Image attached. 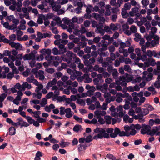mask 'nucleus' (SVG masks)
<instances>
[{"instance_id": "1", "label": "nucleus", "mask_w": 160, "mask_h": 160, "mask_svg": "<svg viewBox=\"0 0 160 160\" xmlns=\"http://www.w3.org/2000/svg\"><path fill=\"white\" fill-rule=\"evenodd\" d=\"M94 132L98 134V138L102 139L103 138H108L110 135L106 132V129L104 128H97L94 130Z\"/></svg>"}, {"instance_id": "2", "label": "nucleus", "mask_w": 160, "mask_h": 160, "mask_svg": "<svg viewBox=\"0 0 160 160\" xmlns=\"http://www.w3.org/2000/svg\"><path fill=\"white\" fill-rule=\"evenodd\" d=\"M86 12L88 13H90L91 12L94 11L98 12L101 14H103L104 13V10L102 9V10L99 9V7L97 5H95L93 7L91 5H89L86 8Z\"/></svg>"}, {"instance_id": "3", "label": "nucleus", "mask_w": 160, "mask_h": 160, "mask_svg": "<svg viewBox=\"0 0 160 160\" xmlns=\"http://www.w3.org/2000/svg\"><path fill=\"white\" fill-rule=\"evenodd\" d=\"M66 56L67 58H62L63 61H66L67 63L69 64L74 60L75 58H76V55L72 52L68 51L66 53Z\"/></svg>"}, {"instance_id": "4", "label": "nucleus", "mask_w": 160, "mask_h": 160, "mask_svg": "<svg viewBox=\"0 0 160 160\" xmlns=\"http://www.w3.org/2000/svg\"><path fill=\"white\" fill-rule=\"evenodd\" d=\"M37 53V52L35 50L32 51L30 53L25 54L22 58L24 60H30L35 59V55Z\"/></svg>"}, {"instance_id": "5", "label": "nucleus", "mask_w": 160, "mask_h": 160, "mask_svg": "<svg viewBox=\"0 0 160 160\" xmlns=\"http://www.w3.org/2000/svg\"><path fill=\"white\" fill-rule=\"evenodd\" d=\"M125 113V111L123 110L122 107V106H119L117 108V112H112L111 114L114 116L122 117Z\"/></svg>"}, {"instance_id": "6", "label": "nucleus", "mask_w": 160, "mask_h": 160, "mask_svg": "<svg viewBox=\"0 0 160 160\" xmlns=\"http://www.w3.org/2000/svg\"><path fill=\"white\" fill-rule=\"evenodd\" d=\"M151 127L148 125L143 124L142 125V128L141 130V133L142 134H147L149 135V134L151 132Z\"/></svg>"}, {"instance_id": "7", "label": "nucleus", "mask_w": 160, "mask_h": 160, "mask_svg": "<svg viewBox=\"0 0 160 160\" xmlns=\"http://www.w3.org/2000/svg\"><path fill=\"white\" fill-rule=\"evenodd\" d=\"M62 20L65 24L68 26L69 28L67 29V30L68 32L71 33L72 31V29L74 28V24H72L70 21L68 20L67 19H63Z\"/></svg>"}, {"instance_id": "8", "label": "nucleus", "mask_w": 160, "mask_h": 160, "mask_svg": "<svg viewBox=\"0 0 160 160\" xmlns=\"http://www.w3.org/2000/svg\"><path fill=\"white\" fill-rule=\"evenodd\" d=\"M154 135L156 136H160V125L153 127L149 134V135L151 136H153Z\"/></svg>"}, {"instance_id": "9", "label": "nucleus", "mask_w": 160, "mask_h": 160, "mask_svg": "<svg viewBox=\"0 0 160 160\" xmlns=\"http://www.w3.org/2000/svg\"><path fill=\"white\" fill-rule=\"evenodd\" d=\"M126 79L124 76H120L119 78L116 81L117 84L120 85L122 86H125L127 83L125 81Z\"/></svg>"}, {"instance_id": "10", "label": "nucleus", "mask_w": 160, "mask_h": 160, "mask_svg": "<svg viewBox=\"0 0 160 160\" xmlns=\"http://www.w3.org/2000/svg\"><path fill=\"white\" fill-rule=\"evenodd\" d=\"M94 114L96 118L98 119L105 116L106 114V112L102 110H98L94 112Z\"/></svg>"}, {"instance_id": "11", "label": "nucleus", "mask_w": 160, "mask_h": 160, "mask_svg": "<svg viewBox=\"0 0 160 160\" xmlns=\"http://www.w3.org/2000/svg\"><path fill=\"white\" fill-rule=\"evenodd\" d=\"M66 84L65 87L68 86V88L69 89L70 87L71 88L77 87L78 86V83L77 81L72 82L71 80H69L66 82Z\"/></svg>"}, {"instance_id": "12", "label": "nucleus", "mask_w": 160, "mask_h": 160, "mask_svg": "<svg viewBox=\"0 0 160 160\" xmlns=\"http://www.w3.org/2000/svg\"><path fill=\"white\" fill-rule=\"evenodd\" d=\"M8 43L12 47L15 48L16 49H21L22 48V46L18 43H15L9 41V42Z\"/></svg>"}, {"instance_id": "13", "label": "nucleus", "mask_w": 160, "mask_h": 160, "mask_svg": "<svg viewBox=\"0 0 160 160\" xmlns=\"http://www.w3.org/2000/svg\"><path fill=\"white\" fill-rule=\"evenodd\" d=\"M88 39L86 38L85 36L81 38V41H79L78 45L81 48H84L87 45V43L85 42L88 41Z\"/></svg>"}, {"instance_id": "14", "label": "nucleus", "mask_w": 160, "mask_h": 160, "mask_svg": "<svg viewBox=\"0 0 160 160\" xmlns=\"http://www.w3.org/2000/svg\"><path fill=\"white\" fill-rule=\"evenodd\" d=\"M95 59L94 58H92L89 59V60H85L84 63L85 65L88 67H90L91 65L93 64L95 62Z\"/></svg>"}, {"instance_id": "15", "label": "nucleus", "mask_w": 160, "mask_h": 160, "mask_svg": "<svg viewBox=\"0 0 160 160\" xmlns=\"http://www.w3.org/2000/svg\"><path fill=\"white\" fill-rule=\"evenodd\" d=\"M36 77L37 78H39V80H43L45 78L44 75V72L42 70H39L35 74Z\"/></svg>"}, {"instance_id": "16", "label": "nucleus", "mask_w": 160, "mask_h": 160, "mask_svg": "<svg viewBox=\"0 0 160 160\" xmlns=\"http://www.w3.org/2000/svg\"><path fill=\"white\" fill-rule=\"evenodd\" d=\"M108 43L102 44L101 43H98V46L99 47H102V48L98 50V52H100L101 51H104L107 50L108 49Z\"/></svg>"}, {"instance_id": "17", "label": "nucleus", "mask_w": 160, "mask_h": 160, "mask_svg": "<svg viewBox=\"0 0 160 160\" xmlns=\"http://www.w3.org/2000/svg\"><path fill=\"white\" fill-rule=\"evenodd\" d=\"M45 59L49 61H54L55 60H58L60 61V57L58 56H50V55H47L45 57Z\"/></svg>"}, {"instance_id": "18", "label": "nucleus", "mask_w": 160, "mask_h": 160, "mask_svg": "<svg viewBox=\"0 0 160 160\" xmlns=\"http://www.w3.org/2000/svg\"><path fill=\"white\" fill-rule=\"evenodd\" d=\"M151 31L149 32L150 35L146 38L148 41L151 39L153 37L154 34L156 32L157 30V28L155 27H152L151 28Z\"/></svg>"}, {"instance_id": "19", "label": "nucleus", "mask_w": 160, "mask_h": 160, "mask_svg": "<svg viewBox=\"0 0 160 160\" xmlns=\"http://www.w3.org/2000/svg\"><path fill=\"white\" fill-rule=\"evenodd\" d=\"M145 66L148 67L150 65L154 66L156 64L155 60L152 58H149L148 59L147 61L144 62Z\"/></svg>"}, {"instance_id": "20", "label": "nucleus", "mask_w": 160, "mask_h": 160, "mask_svg": "<svg viewBox=\"0 0 160 160\" xmlns=\"http://www.w3.org/2000/svg\"><path fill=\"white\" fill-rule=\"evenodd\" d=\"M122 29L124 31V33L128 36L131 35V32L128 29L129 28V26L127 24H123L122 26Z\"/></svg>"}, {"instance_id": "21", "label": "nucleus", "mask_w": 160, "mask_h": 160, "mask_svg": "<svg viewBox=\"0 0 160 160\" xmlns=\"http://www.w3.org/2000/svg\"><path fill=\"white\" fill-rule=\"evenodd\" d=\"M149 57L151 58L153 56L155 57H157V54L156 52L154 50H148L145 53Z\"/></svg>"}, {"instance_id": "22", "label": "nucleus", "mask_w": 160, "mask_h": 160, "mask_svg": "<svg viewBox=\"0 0 160 160\" xmlns=\"http://www.w3.org/2000/svg\"><path fill=\"white\" fill-rule=\"evenodd\" d=\"M83 82L86 83H89L92 81V79L89 77V75L87 73H85L83 75Z\"/></svg>"}, {"instance_id": "23", "label": "nucleus", "mask_w": 160, "mask_h": 160, "mask_svg": "<svg viewBox=\"0 0 160 160\" xmlns=\"http://www.w3.org/2000/svg\"><path fill=\"white\" fill-rule=\"evenodd\" d=\"M65 113V117L68 118H69L72 117L73 116V113L71 111V109L70 108H68L66 109Z\"/></svg>"}, {"instance_id": "24", "label": "nucleus", "mask_w": 160, "mask_h": 160, "mask_svg": "<svg viewBox=\"0 0 160 160\" xmlns=\"http://www.w3.org/2000/svg\"><path fill=\"white\" fill-rule=\"evenodd\" d=\"M57 82V79L55 78H54L52 80L50 81L48 83L46 86V89L48 90L50 87H52L53 85L56 84Z\"/></svg>"}, {"instance_id": "25", "label": "nucleus", "mask_w": 160, "mask_h": 160, "mask_svg": "<svg viewBox=\"0 0 160 160\" xmlns=\"http://www.w3.org/2000/svg\"><path fill=\"white\" fill-rule=\"evenodd\" d=\"M103 25L102 24L100 26L97 27L96 32L97 33H100L101 35H103L105 33L104 29L102 28Z\"/></svg>"}, {"instance_id": "26", "label": "nucleus", "mask_w": 160, "mask_h": 160, "mask_svg": "<svg viewBox=\"0 0 160 160\" xmlns=\"http://www.w3.org/2000/svg\"><path fill=\"white\" fill-rule=\"evenodd\" d=\"M139 9L138 7H134L132 8L131 11L129 12V14L130 16L133 17L135 14L139 12Z\"/></svg>"}, {"instance_id": "27", "label": "nucleus", "mask_w": 160, "mask_h": 160, "mask_svg": "<svg viewBox=\"0 0 160 160\" xmlns=\"http://www.w3.org/2000/svg\"><path fill=\"white\" fill-rule=\"evenodd\" d=\"M124 101L125 104L124 105L123 108L126 110L130 108V102L131 100L129 98H126L125 99Z\"/></svg>"}, {"instance_id": "28", "label": "nucleus", "mask_w": 160, "mask_h": 160, "mask_svg": "<svg viewBox=\"0 0 160 160\" xmlns=\"http://www.w3.org/2000/svg\"><path fill=\"white\" fill-rule=\"evenodd\" d=\"M120 132V130L118 128L116 127L114 129V133H112L110 134V137L112 138H114L116 137L117 135L119 134Z\"/></svg>"}, {"instance_id": "29", "label": "nucleus", "mask_w": 160, "mask_h": 160, "mask_svg": "<svg viewBox=\"0 0 160 160\" xmlns=\"http://www.w3.org/2000/svg\"><path fill=\"white\" fill-rule=\"evenodd\" d=\"M73 74H74L73 78H72L73 77L72 75H71L70 76V78L71 79L74 80L76 78L77 76H80L82 74V73L78 71L75 70H74L73 71Z\"/></svg>"}, {"instance_id": "30", "label": "nucleus", "mask_w": 160, "mask_h": 160, "mask_svg": "<svg viewBox=\"0 0 160 160\" xmlns=\"http://www.w3.org/2000/svg\"><path fill=\"white\" fill-rule=\"evenodd\" d=\"M31 88V84H29L27 82H23L22 85V90L24 91L25 90L26 88L28 89H30Z\"/></svg>"}, {"instance_id": "31", "label": "nucleus", "mask_w": 160, "mask_h": 160, "mask_svg": "<svg viewBox=\"0 0 160 160\" xmlns=\"http://www.w3.org/2000/svg\"><path fill=\"white\" fill-rule=\"evenodd\" d=\"M111 7L109 5H107L105 7V11L104 10V14L105 16H109L111 14L110 9Z\"/></svg>"}, {"instance_id": "32", "label": "nucleus", "mask_w": 160, "mask_h": 160, "mask_svg": "<svg viewBox=\"0 0 160 160\" xmlns=\"http://www.w3.org/2000/svg\"><path fill=\"white\" fill-rule=\"evenodd\" d=\"M41 52L44 55H50L52 53L51 50L50 49H43L41 50Z\"/></svg>"}, {"instance_id": "33", "label": "nucleus", "mask_w": 160, "mask_h": 160, "mask_svg": "<svg viewBox=\"0 0 160 160\" xmlns=\"http://www.w3.org/2000/svg\"><path fill=\"white\" fill-rule=\"evenodd\" d=\"M32 95L34 98L40 99L42 97V94L41 92H36L33 93Z\"/></svg>"}, {"instance_id": "34", "label": "nucleus", "mask_w": 160, "mask_h": 160, "mask_svg": "<svg viewBox=\"0 0 160 160\" xmlns=\"http://www.w3.org/2000/svg\"><path fill=\"white\" fill-rule=\"evenodd\" d=\"M90 146V144L88 146L86 144L84 145L82 144H81L78 146V150L79 152H81L83 150H85L86 147Z\"/></svg>"}, {"instance_id": "35", "label": "nucleus", "mask_w": 160, "mask_h": 160, "mask_svg": "<svg viewBox=\"0 0 160 160\" xmlns=\"http://www.w3.org/2000/svg\"><path fill=\"white\" fill-rule=\"evenodd\" d=\"M83 130L82 126L79 125H76L73 128V130L75 132H78L79 131H81Z\"/></svg>"}, {"instance_id": "36", "label": "nucleus", "mask_w": 160, "mask_h": 160, "mask_svg": "<svg viewBox=\"0 0 160 160\" xmlns=\"http://www.w3.org/2000/svg\"><path fill=\"white\" fill-rule=\"evenodd\" d=\"M129 32H131V35L132 33H135L137 32V28L134 25H132L130 28Z\"/></svg>"}, {"instance_id": "37", "label": "nucleus", "mask_w": 160, "mask_h": 160, "mask_svg": "<svg viewBox=\"0 0 160 160\" xmlns=\"http://www.w3.org/2000/svg\"><path fill=\"white\" fill-rule=\"evenodd\" d=\"M95 88L94 86H92V88L90 89L88 91V96H90L93 95L94 92L95 91Z\"/></svg>"}, {"instance_id": "38", "label": "nucleus", "mask_w": 160, "mask_h": 160, "mask_svg": "<svg viewBox=\"0 0 160 160\" xmlns=\"http://www.w3.org/2000/svg\"><path fill=\"white\" fill-rule=\"evenodd\" d=\"M17 120L18 122H15L14 126L18 127L19 125H20L21 127L23 121L22 118H18Z\"/></svg>"}, {"instance_id": "39", "label": "nucleus", "mask_w": 160, "mask_h": 160, "mask_svg": "<svg viewBox=\"0 0 160 160\" xmlns=\"http://www.w3.org/2000/svg\"><path fill=\"white\" fill-rule=\"evenodd\" d=\"M0 42H3L4 43H8L9 42V40L5 38L3 35L0 36Z\"/></svg>"}, {"instance_id": "40", "label": "nucleus", "mask_w": 160, "mask_h": 160, "mask_svg": "<svg viewBox=\"0 0 160 160\" xmlns=\"http://www.w3.org/2000/svg\"><path fill=\"white\" fill-rule=\"evenodd\" d=\"M16 129L13 127H11L9 129V134L10 135H13L15 134L16 133Z\"/></svg>"}, {"instance_id": "41", "label": "nucleus", "mask_w": 160, "mask_h": 160, "mask_svg": "<svg viewBox=\"0 0 160 160\" xmlns=\"http://www.w3.org/2000/svg\"><path fill=\"white\" fill-rule=\"evenodd\" d=\"M68 78L69 77L66 76H63L61 77V79L63 81V82H62V84L64 87L65 85H66V82L68 81Z\"/></svg>"}, {"instance_id": "42", "label": "nucleus", "mask_w": 160, "mask_h": 160, "mask_svg": "<svg viewBox=\"0 0 160 160\" xmlns=\"http://www.w3.org/2000/svg\"><path fill=\"white\" fill-rule=\"evenodd\" d=\"M64 19H67L68 20L70 21L73 24H74V23L77 22L78 23V18L76 16H74L72 19H69L67 18H65Z\"/></svg>"}, {"instance_id": "43", "label": "nucleus", "mask_w": 160, "mask_h": 160, "mask_svg": "<svg viewBox=\"0 0 160 160\" xmlns=\"http://www.w3.org/2000/svg\"><path fill=\"white\" fill-rule=\"evenodd\" d=\"M58 48L62 52V53H64L66 52V50L65 47V46L63 44H60L59 45Z\"/></svg>"}, {"instance_id": "44", "label": "nucleus", "mask_w": 160, "mask_h": 160, "mask_svg": "<svg viewBox=\"0 0 160 160\" xmlns=\"http://www.w3.org/2000/svg\"><path fill=\"white\" fill-rule=\"evenodd\" d=\"M53 20L55 21L58 24H61L62 23V21L61 19L58 16H56L54 18Z\"/></svg>"}, {"instance_id": "45", "label": "nucleus", "mask_w": 160, "mask_h": 160, "mask_svg": "<svg viewBox=\"0 0 160 160\" xmlns=\"http://www.w3.org/2000/svg\"><path fill=\"white\" fill-rule=\"evenodd\" d=\"M42 156V153L40 151H38L36 154V157L35 158V160H40V157Z\"/></svg>"}, {"instance_id": "46", "label": "nucleus", "mask_w": 160, "mask_h": 160, "mask_svg": "<svg viewBox=\"0 0 160 160\" xmlns=\"http://www.w3.org/2000/svg\"><path fill=\"white\" fill-rule=\"evenodd\" d=\"M59 144L62 148H64L68 146L70 144V143L68 142H64L63 141H62L60 142Z\"/></svg>"}, {"instance_id": "47", "label": "nucleus", "mask_w": 160, "mask_h": 160, "mask_svg": "<svg viewBox=\"0 0 160 160\" xmlns=\"http://www.w3.org/2000/svg\"><path fill=\"white\" fill-rule=\"evenodd\" d=\"M47 103V99L46 98H44L42 99L40 104L41 107H44Z\"/></svg>"}, {"instance_id": "48", "label": "nucleus", "mask_w": 160, "mask_h": 160, "mask_svg": "<svg viewBox=\"0 0 160 160\" xmlns=\"http://www.w3.org/2000/svg\"><path fill=\"white\" fill-rule=\"evenodd\" d=\"M127 10L125 9H122L121 14L124 18H127L128 16V14L127 13Z\"/></svg>"}, {"instance_id": "49", "label": "nucleus", "mask_w": 160, "mask_h": 160, "mask_svg": "<svg viewBox=\"0 0 160 160\" xmlns=\"http://www.w3.org/2000/svg\"><path fill=\"white\" fill-rule=\"evenodd\" d=\"M147 55L146 54H143L142 55H141V56H140L139 57V60H141L143 61H145L148 60V58L147 57Z\"/></svg>"}, {"instance_id": "50", "label": "nucleus", "mask_w": 160, "mask_h": 160, "mask_svg": "<svg viewBox=\"0 0 160 160\" xmlns=\"http://www.w3.org/2000/svg\"><path fill=\"white\" fill-rule=\"evenodd\" d=\"M112 73L113 78L115 79H118V72L117 70L116 69H114L113 72Z\"/></svg>"}, {"instance_id": "51", "label": "nucleus", "mask_w": 160, "mask_h": 160, "mask_svg": "<svg viewBox=\"0 0 160 160\" xmlns=\"http://www.w3.org/2000/svg\"><path fill=\"white\" fill-rule=\"evenodd\" d=\"M101 14L100 15L98 13H93L92 14V16L93 18H94L97 20H99V19H100V17H101ZM102 15H103V14Z\"/></svg>"}, {"instance_id": "52", "label": "nucleus", "mask_w": 160, "mask_h": 160, "mask_svg": "<svg viewBox=\"0 0 160 160\" xmlns=\"http://www.w3.org/2000/svg\"><path fill=\"white\" fill-rule=\"evenodd\" d=\"M61 8V5L59 4H55L52 7V9L56 12L59 10Z\"/></svg>"}, {"instance_id": "53", "label": "nucleus", "mask_w": 160, "mask_h": 160, "mask_svg": "<svg viewBox=\"0 0 160 160\" xmlns=\"http://www.w3.org/2000/svg\"><path fill=\"white\" fill-rule=\"evenodd\" d=\"M52 52L54 55H58L60 54L61 53L58 51V49L57 48H54L52 49Z\"/></svg>"}, {"instance_id": "54", "label": "nucleus", "mask_w": 160, "mask_h": 160, "mask_svg": "<svg viewBox=\"0 0 160 160\" xmlns=\"http://www.w3.org/2000/svg\"><path fill=\"white\" fill-rule=\"evenodd\" d=\"M110 26L111 30L112 31H116L118 29L117 26L113 23H112L110 24Z\"/></svg>"}, {"instance_id": "55", "label": "nucleus", "mask_w": 160, "mask_h": 160, "mask_svg": "<svg viewBox=\"0 0 160 160\" xmlns=\"http://www.w3.org/2000/svg\"><path fill=\"white\" fill-rule=\"evenodd\" d=\"M37 86L38 87L35 88V92H40V91L43 88V86L42 84H40Z\"/></svg>"}, {"instance_id": "56", "label": "nucleus", "mask_w": 160, "mask_h": 160, "mask_svg": "<svg viewBox=\"0 0 160 160\" xmlns=\"http://www.w3.org/2000/svg\"><path fill=\"white\" fill-rule=\"evenodd\" d=\"M131 127L132 128H136V129L137 130H139L142 128L141 126L138 124H136V125L132 124L131 125Z\"/></svg>"}, {"instance_id": "57", "label": "nucleus", "mask_w": 160, "mask_h": 160, "mask_svg": "<svg viewBox=\"0 0 160 160\" xmlns=\"http://www.w3.org/2000/svg\"><path fill=\"white\" fill-rule=\"evenodd\" d=\"M150 123L155 122L156 124H160V119L159 118H156L154 120L152 119H151L149 121Z\"/></svg>"}, {"instance_id": "58", "label": "nucleus", "mask_w": 160, "mask_h": 160, "mask_svg": "<svg viewBox=\"0 0 160 160\" xmlns=\"http://www.w3.org/2000/svg\"><path fill=\"white\" fill-rule=\"evenodd\" d=\"M131 8V5L129 3H127L124 4V8L122 9L126 10H129Z\"/></svg>"}, {"instance_id": "59", "label": "nucleus", "mask_w": 160, "mask_h": 160, "mask_svg": "<svg viewBox=\"0 0 160 160\" xmlns=\"http://www.w3.org/2000/svg\"><path fill=\"white\" fill-rule=\"evenodd\" d=\"M60 114L61 115H63L65 114L66 112V109H65V108L63 107H61L60 108Z\"/></svg>"}, {"instance_id": "60", "label": "nucleus", "mask_w": 160, "mask_h": 160, "mask_svg": "<svg viewBox=\"0 0 160 160\" xmlns=\"http://www.w3.org/2000/svg\"><path fill=\"white\" fill-rule=\"evenodd\" d=\"M104 30H105V32H106L107 33H112V32L111 31V29L110 28V25H109V26H105Z\"/></svg>"}, {"instance_id": "61", "label": "nucleus", "mask_w": 160, "mask_h": 160, "mask_svg": "<svg viewBox=\"0 0 160 160\" xmlns=\"http://www.w3.org/2000/svg\"><path fill=\"white\" fill-rule=\"evenodd\" d=\"M28 25L30 27H32L35 26L37 27L38 26V25L34 22L32 20L30 21L28 23Z\"/></svg>"}, {"instance_id": "62", "label": "nucleus", "mask_w": 160, "mask_h": 160, "mask_svg": "<svg viewBox=\"0 0 160 160\" xmlns=\"http://www.w3.org/2000/svg\"><path fill=\"white\" fill-rule=\"evenodd\" d=\"M60 61H59L58 60H55L52 61L53 64L54 66L55 67H57L59 63L61 62L62 59L60 57Z\"/></svg>"}, {"instance_id": "63", "label": "nucleus", "mask_w": 160, "mask_h": 160, "mask_svg": "<svg viewBox=\"0 0 160 160\" xmlns=\"http://www.w3.org/2000/svg\"><path fill=\"white\" fill-rule=\"evenodd\" d=\"M73 118L77 121L79 122H82V118L79 117L76 115H74L73 116Z\"/></svg>"}, {"instance_id": "64", "label": "nucleus", "mask_w": 160, "mask_h": 160, "mask_svg": "<svg viewBox=\"0 0 160 160\" xmlns=\"http://www.w3.org/2000/svg\"><path fill=\"white\" fill-rule=\"evenodd\" d=\"M26 118L27 119L28 122L30 124H32L34 122V120L32 119L31 117L27 116L26 117Z\"/></svg>"}]
</instances>
